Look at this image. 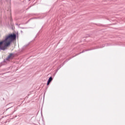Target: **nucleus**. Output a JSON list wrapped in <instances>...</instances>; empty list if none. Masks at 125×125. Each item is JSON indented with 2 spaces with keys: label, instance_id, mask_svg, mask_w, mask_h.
<instances>
[{
  "label": "nucleus",
  "instance_id": "obj_1",
  "mask_svg": "<svg viewBox=\"0 0 125 125\" xmlns=\"http://www.w3.org/2000/svg\"><path fill=\"white\" fill-rule=\"evenodd\" d=\"M16 39L15 34H9L5 37V40L0 42V50H5L8 46H10L11 42Z\"/></svg>",
  "mask_w": 125,
  "mask_h": 125
},
{
  "label": "nucleus",
  "instance_id": "obj_2",
  "mask_svg": "<svg viewBox=\"0 0 125 125\" xmlns=\"http://www.w3.org/2000/svg\"><path fill=\"white\" fill-rule=\"evenodd\" d=\"M52 81V77H50L49 78V80H48V81L47 82V85H48L50 83H51Z\"/></svg>",
  "mask_w": 125,
  "mask_h": 125
},
{
  "label": "nucleus",
  "instance_id": "obj_3",
  "mask_svg": "<svg viewBox=\"0 0 125 125\" xmlns=\"http://www.w3.org/2000/svg\"><path fill=\"white\" fill-rule=\"evenodd\" d=\"M13 56V54H10L7 57V59L8 60V59H11Z\"/></svg>",
  "mask_w": 125,
  "mask_h": 125
}]
</instances>
